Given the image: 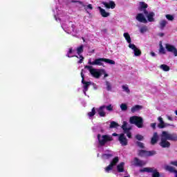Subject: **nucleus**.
Wrapping results in <instances>:
<instances>
[{
    "label": "nucleus",
    "instance_id": "obj_29",
    "mask_svg": "<svg viewBox=\"0 0 177 177\" xmlns=\"http://www.w3.org/2000/svg\"><path fill=\"white\" fill-rule=\"evenodd\" d=\"M139 110H142V106L136 105L131 108V113H136V111H139Z\"/></svg>",
    "mask_w": 177,
    "mask_h": 177
},
{
    "label": "nucleus",
    "instance_id": "obj_20",
    "mask_svg": "<svg viewBox=\"0 0 177 177\" xmlns=\"http://www.w3.org/2000/svg\"><path fill=\"white\" fill-rule=\"evenodd\" d=\"M158 121L159 122L158 127L160 129H162L163 128H167V127H171V124L164 122V120H162V118H161V117L158 118Z\"/></svg>",
    "mask_w": 177,
    "mask_h": 177
},
{
    "label": "nucleus",
    "instance_id": "obj_4",
    "mask_svg": "<svg viewBox=\"0 0 177 177\" xmlns=\"http://www.w3.org/2000/svg\"><path fill=\"white\" fill-rule=\"evenodd\" d=\"M85 68L88 70L89 73L93 77H94V78H100L101 75H104V78L109 77V74L106 73V71H104V69H96L93 68L91 66H85Z\"/></svg>",
    "mask_w": 177,
    "mask_h": 177
},
{
    "label": "nucleus",
    "instance_id": "obj_42",
    "mask_svg": "<svg viewBox=\"0 0 177 177\" xmlns=\"http://www.w3.org/2000/svg\"><path fill=\"white\" fill-rule=\"evenodd\" d=\"M136 143L138 147H140V149H143L145 147V144H143V142L138 141Z\"/></svg>",
    "mask_w": 177,
    "mask_h": 177
},
{
    "label": "nucleus",
    "instance_id": "obj_22",
    "mask_svg": "<svg viewBox=\"0 0 177 177\" xmlns=\"http://www.w3.org/2000/svg\"><path fill=\"white\" fill-rule=\"evenodd\" d=\"M111 157H114V152L111 151H106L105 153L102 156V160H109V158H111Z\"/></svg>",
    "mask_w": 177,
    "mask_h": 177
},
{
    "label": "nucleus",
    "instance_id": "obj_11",
    "mask_svg": "<svg viewBox=\"0 0 177 177\" xmlns=\"http://www.w3.org/2000/svg\"><path fill=\"white\" fill-rule=\"evenodd\" d=\"M155 154H156V151L140 150L138 153V156L140 157H150L151 156H155Z\"/></svg>",
    "mask_w": 177,
    "mask_h": 177
},
{
    "label": "nucleus",
    "instance_id": "obj_18",
    "mask_svg": "<svg viewBox=\"0 0 177 177\" xmlns=\"http://www.w3.org/2000/svg\"><path fill=\"white\" fill-rule=\"evenodd\" d=\"M131 163L136 167H143V165H146V162L140 160L138 158H135L133 160H132Z\"/></svg>",
    "mask_w": 177,
    "mask_h": 177
},
{
    "label": "nucleus",
    "instance_id": "obj_32",
    "mask_svg": "<svg viewBox=\"0 0 177 177\" xmlns=\"http://www.w3.org/2000/svg\"><path fill=\"white\" fill-rule=\"evenodd\" d=\"M160 70H162V71H169L170 68L167 64H162L160 66Z\"/></svg>",
    "mask_w": 177,
    "mask_h": 177
},
{
    "label": "nucleus",
    "instance_id": "obj_44",
    "mask_svg": "<svg viewBox=\"0 0 177 177\" xmlns=\"http://www.w3.org/2000/svg\"><path fill=\"white\" fill-rule=\"evenodd\" d=\"M166 117H167V120H169V121H174V118H172V117H171L168 115H166Z\"/></svg>",
    "mask_w": 177,
    "mask_h": 177
},
{
    "label": "nucleus",
    "instance_id": "obj_2",
    "mask_svg": "<svg viewBox=\"0 0 177 177\" xmlns=\"http://www.w3.org/2000/svg\"><path fill=\"white\" fill-rule=\"evenodd\" d=\"M160 142L159 143L160 147L163 149H168L171 147V142L168 140H171L172 142H177V134L174 133H171L169 131H162L160 136Z\"/></svg>",
    "mask_w": 177,
    "mask_h": 177
},
{
    "label": "nucleus",
    "instance_id": "obj_36",
    "mask_svg": "<svg viewBox=\"0 0 177 177\" xmlns=\"http://www.w3.org/2000/svg\"><path fill=\"white\" fill-rule=\"evenodd\" d=\"M104 62L105 63H108V64H115V62H114L113 59L104 58Z\"/></svg>",
    "mask_w": 177,
    "mask_h": 177
},
{
    "label": "nucleus",
    "instance_id": "obj_40",
    "mask_svg": "<svg viewBox=\"0 0 177 177\" xmlns=\"http://www.w3.org/2000/svg\"><path fill=\"white\" fill-rule=\"evenodd\" d=\"M117 127H118V124L117 122H111L110 128H117Z\"/></svg>",
    "mask_w": 177,
    "mask_h": 177
},
{
    "label": "nucleus",
    "instance_id": "obj_38",
    "mask_svg": "<svg viewBox=\"0 0 177 177\" xmlns=\"http://www.w3.org/2000/svg\"><path fill=\"white\" fill-rule=\"evenodd\" d=\"M120 109L122 111H127V110H128V106L127 104H122L120 105Z\"/></svg>",
    "mask_w": 177,
    "mask_h": 177
},
{
    "label": "nucleus",
    "instance_id": "obj_14",
    "mask_svg": "<svg viewBox=\"0 0 177 177\" xmlns=\"http://www.w3.org/2000/svg\"><path fill=\"white\" fill-rule=\"evenodd\" d=\"M144 15H145V17L147 19V21H149V23H153L154 21V16H156V14L151 11H145Z\"/></svg>",
    "mask_w": 177,
    "mask_h": 177
},
{
    "label": "nucleus",
    "instance_id": "obj_37",
    "mask_svg": "<svg viewBox=\"0 0 177 177\" xmlns=\"http://www.w3.org/2000/svg\"><path fill=\"white\" fill-rule=\"evenodd\" d=\"M147 31V26H144L140 28V32H141V34H145V32H146Z\"/></svg>",
    "mask_w": 177,
    "mask_h": 177
},
{
    "label": "nucleus",
    "instance_id": "obj_52",
    "mask_svg": "<svg viewBox=\"0 0 177 177\" xmlns=\"http://www.w3.org/2000/svg\"><path fill=\"white\" fill-rule=\"evenodd\" d=\"M175 114L177 115V111H175Z\"/></svg>",
    "mask_w": 177,
    "mask_h": 177
},
{
    "label": "nucleus",
    "instance_id": "obj_8",
    "mask_svg": "<svg viewBox=\"0 0 177 177\" xmlns=\"http://www.w3.org/2000/svg\"><path fill=\"white\" fill-rule=\"evenodd\" d=\"M119 161H120V158H118V156L113 158L111 160L110 164L106 167L104 168L105 172L109 174L110 173V171H113V169H114V167H115L117 164H118Z\"/></svg>",
    "mask_w": 177,
    "mask_h": 177
},
{
    "label": "nucleus",
    "instance_id": "obj_28",
    "mask_svg": "<svg viewBox=\"0 0 177 177\" xmlns=\"http://www.w3.org/2000/svg\"><path fill=\"white\" fill-rule=\"evenodd\" d=\"M165 169L166 171H169V172H172L174 174H175L177 171V170L175 169L174 167L169 165L165 166Z\"/></svg>",
    "mask_w": 177,
    "mask_h": 177
},
{
    "label": "nucleus",
    "instance_id": "obj_45",
    "mask_svg": "<svg viewBox=\"0 0 177 177\" xmlns=\"http://www.w3.org/2000/svg\"><path fill=\"white\" fill-rule=\"evenodd\" d=\"M157 125V123H152L151 124V128H153V129H156V126Z\"/></svg>",
    "mask_w": 177,
    "mask_h": 177
},
{
    "label": "nucleus",
    "instance_id": "obj_35",
    "mask_svg": "<svg viewBox=\"0 0 177 177\" xmlns=\"http://www.w3.org/2000/svg\"><path fill=\"white\" fill-rule=\"evenodd\" d=\"M166 19H167L169 20V21H174L175 17H174V15L167 14L165 15Z\"/></svg>",
    "mask_w": 177,
    "mask_h": 177
},
{
    "label": "nucleus",
    "instance_id": "obj_7",
    "mask_svg": "<svg viewBox=\"0 0 177 177\" xmlns=\"http://www.w3.org/2000/svg\"><path fill=\"white\" fill-rule=\"evenodd\" d=\"M130 124H134L138 128H143V119L139 116H132L130 118Z\"/></svg>",
    "mask_w": 177,
    "mask_h": 177
},
{
    "label": "nucleus",
    "instance_id": "obj_15",
    "mask_svg": "<svg viewBox=\"0 0 177 177\" xmlns=\"http://www.w3.org/2000/svg\"><path fill=\"white\" fill-rule=\"evenodd\" d=\"M165 48L167 49V52H171V53H174V56H177V49L175 46L170 44H166Z\"/></svg>",
    "mask_w": 177,
    "mask_h": 177
},
{
    "label": "nucleus",
    "instance_id": "obj_54",
    "mask_svg": "<svg viewBox=\"0 0 177 177\" xmlns=\"http://www.w3.org/2000/svg\"><path fill=\"white\" fill-rule=\"evenodd\" d=\"M72 2H75V1H72Z\"/></svg>",
    "mask_w": 177,
    "mask_h": 177
},
{
    "label": "nucleus",
    "instance_id": "obj_13",
    "mask_svg": "<svg viewBox=\"0 0 177 177\" xmlns=\"http://www.w3.org/2000/svg\"><path fill=\"white\" fill-rule=\"evenodd\" d=\"M129 48L130 49H132L133 53H134V56H140V55H142V51H140V50L139 48H138V47H136V46L133 44H129Z\"/></svg>",
    "mask_w": 177,
    "mask_h": 177
},
{
    "label": "nucleus",
    "instance_id": "obj_23",
    "mask_svg": "<svg viewBox=\"0 0 177 177\" xmlns=\"http://www.w3.org/2000/svg\"><path fill=\"white\" fill-rule=\"evenodd\" d=\"M102 5L106 8V9H114L115 8V3L113 1L109 2H102Z\"/></svg>",
    "mask_w": 177,
    "mask_h": 177
},
{
    "label": "nucleus",
    "instance_id": "obj_21",
    "mask_svg": "<svg viewBox=\"0 0 177 177\" xmlns=\"http://www.w3.org/2000/svg\"><path fill=\"white\" fill-rule=\"evenodd\" d=\"M100 117H104L106 115V109L104 105L100 106L95 109Z\"/></svg>",
    "mask_w": 177,
    "mask_h": 177
},
{
    "label": "nucleus",
    "instance_id": "obj_33",
    "mask_svg": "<svg viewBox=\"0 0 177 177\" xmlns=\"http://www.w3.org/2000/svg\"><path fill=\"white\" fill-rule=\"evenodd\" d=\"M122 89L123 92H126V93H131V90H129V87H128V85H122Z\"/></svg>",
    "mask_w": 177,
    "mask_h": 177
},
{
    "label": "nucleus",
    "instance_id": "obj_46",
    "mask_svg": "<svg viewBox=\"0 0 177 177\" xmlns=\"http://www.w3.org/2000/svg\"><path fill=\"white\" fill-rule=\"evenodd\" d=\"M86 8L88 9H90L91 10H92V9H93V7H92V4H88Z\"/></svg>",
    "mask_w": 177,
    "mask_h": 177
},
{
    "label": "nucleus",
    "instance_id": "obj_31",
    "mask_svg": "<svg viewBox=\"0 0 177 177\" xmlns=\"http://www.w3.org/2000/svg\"><path fill=\"white\" fill-rule=\"evenodd\" d=\"M159 48V53H162V55H165V49L164 48V46H162V41H160Z\"/></svg>",
    "mask_w": 177,
    "mask_h": 177
},
{
    "label": "nucleus",
    "instance_id": "obj_43",
    "mask_svg": "<svg viewBox=\"0 0 177 177\" xmlns=\"http://www.w3.org/2000/svg\"><path fill=\"white\" fill-rule=\"evenodd\" d=\"M136 138L137 139V140H143V136L138 134L136 136Z\"/></svg>",
    "mask_w": 177,
    "mask_h": 177
},
{
    "label": "nucleus",
    "instance_id": "obj_27",
    "mask_svg": "<svg viewBox=\"0 0 177 177\" xmlns=\"http://www.w3.org/2000/svg\"><path fill=\"white\" fill-rule=\"evenodd\" d=\"M124 167H125V162H122L117 165L118 172H124Z\"/></svg>",
    "mask_w": 177,
    "mask_h": 177
},
{
    "label": "nucleus",
    "instance_id": "obj_49",
    "mask_svg": "<svg viewBox=\"0 0 177 177\" xmlns=\"http://www.w3.org/2000/svg\"><path fill=\"white\" fill-rule=\"evenodd\" d=\"M159 37H164V33L160 32L158 34Z\"/></svg>",
    "mask_w": 177,
    "mask_h": 177
},
{
    "label": "nucleus",
    "instance_id": "obj_34",
    "mask_svg": "<svg viewBox=\"0 0 177 177\" xmlns=\"http://www.w3.org/2000/svg\"><path fill=\"white\" fill-rule=\"evenodd\" d=\"M95 114H96V109H95V108H93L91 111L88 113V115L89 118H91L92 117H93Z\"/></svg>",
    "mask_w": 177,
    "mask_h": 177
},
{
    "label": "nucleus",
    "instance_id": "obj_48",
    "mask_svg": "<svg viewBox=\"0 0 177 177\" xmlns=\"http://www.w3.org/2000/svg\"><path fill=\"white\" fill-rule=\"evenodd\" d=\"M151 55L153 57H154V56H156V53H153V52H151Z\"/></svg>",
    "mask_w": 177,
    "mask_h": 177
},
{
    "label": "nucleus",
    "instance_id": "obj_16",
    "mask_svg": "<svg viewBox=\"0 0 177 177\" xmlns=\"http://www.w3.org/2000/svg\"><path fill=\"white\" fill-rule=\"evenodd\" d=\"M118 140L121 146H127L128 145V139H127V137L124 133H120L119 135Z\"/></svg>",
    "mask_w": 177,
    "mask_h": 177
},
{
    "label": "nucleus",
    "instance_id": "obj_51",
    "mask_svg": "<svg viewBox=\"0 0 177 177\" xmlns=\"http://www.w3.org/2000/svg\"><path fill=\"white\" fill-rule=\"evenodd\" d=\"M94 88L97 89V87H96V85H94Z\"/></svg>",
    "mask_w": 177,
    "mask_h": 177
},
{
    "label": "nucleus",
    "instance_id": "obj_39",
    "mask_svg": "<svg viewBox=\"0 0 177 177\" xmlns=\"http://www.w3.org/2000/svg\"><path fill=\"white\" fill-rule=\"evenodd\" d=\"M104 106L105 107V110H107L108 111H113V106H111V104L108 106H105V105Z\"/></svg>",
    "mask_w": 177,
    "mask_h": 177
},
{
    "label": "nucleus",
    "instance_id": "obj_24",
    "mask_svg": "<svg viewBox=\"0 0 177 177\" xmlns=\"http://www.w3.org/2000/svg\"><path fill=\"white\" fill-rule=\"evenodd\" d=\"M100 11V14L101 15L102 17H109L110 16V12H107L106 10L102 8V7L98 6L97 8Z\"/></svg>",
    "mask_w": 177,
    "mask_h": 177
},
{
    "label": "nucleus",
    "instance_id": "obj_53",
    "mask_svg": "<svg viewBox=\"0 0 177 177\" xmlns=\"http://www.w3.org/2000/svg\"><path fill=\"white\" fill-rule=\"evenodd\" d=\"M96 128V127H93V131H95V129Z\"/></svg>",
    "mask_w": 177,
    "mask_h": 177
},
{
    "label": "nucleus",
    "instance_id": "obj_19",
    "mask_svg": "<svg viewBox=\"0 0 177 177\" xmlns=\"http://www.w3.org/2000/svg\"><path fill=\"white\" fill-rule=\"evenodd\" d=\"M136 19L138 21H140V23H144L145 24H147V19L143 13L137 14Z\"/></svg>",
    "mask_w": 177,
    "mask_h": 177
},
{
    "label": "nucleus",
    "instance_id": "obj_41",
    "mask_svg": "<svg viewBox=\"0 0 177 177\" xmlns=\"http://www.w3.org/2000/svg\"><path fill=\"white\" fill-rule=\"evenodd\" d=\"M107 91H111V84L109 82H106Z\"/></svg>",
    "mask_w": 177,
    "mask_h": 177
},
{
    "label": "nucleus",
    "instance_id": "obj_12",
    "mask_svg": "<svg viewBox=\"0 0 177 177\" xmlns=\"http://www.w3.org/2000/svg\"><path fill=\"white\" fill-rule=\"evenodd\" d=\"M104 62V58H98L92 62V59H88V64L91 66H103V62Z\"/></svg>",
    "mask_w": 177,
    "mask_h": 177
},
{
    "label": "nucleus",
    "instance_id": "obj_50",
    "mask_svg": "<svg viewBox=\"0 0 177 177\" xmlns=\"http://www.w3.org/2000/svg\"><path fill=\"white\" fill-rule=\"evenodd\" d=\"M174 176L177 177V171L174 174Z\"/></svg>",
    "mask_w": 177,
    "mask_h": 177
},
{
    "label": "nucleus",
    "instance_id": "obj_26",
    "mask_svg": "<svg viewBox=\"0 0 177 177\" xmlns=\"http://www.w3.org/2000/svg\"><path fill=\"white\" fill-rule=\"evenodd\" d=\"M158 142V134L157 133H153V136L151 139V145H156Z\"/></svg>",
    "mask_w": 177,
    "mask_h": 177
},
{
    "label": "nucleus",
    "instance_id": "obj_30",
    "mask_svg": "<svg viewBox=\"0 0 177 177\" xmlns=\"http://www.w3.org/2000/svg\"><path fill=\"white\" fill-rule=\"evenodd\" d=\"M123 37L125 38V39H126V41H127V42L128 43V44H131V36L129 35V33H128V32H124V34H123Z\"/></svg>",
    "mask_w": 177,
    "mask_h": 177
},
{
    "label": "nucleus",
    "instance_id": "obj_1",
    "mask_svg": "<svg viewBox=\"0 0 177 177\" xmlns=\"http://www.w3.org/2000/svg\"><path fill=\"white\" fill-rule=\"evenodd\" d=\"M53 12H54V17L56 21H62V28H63L64 31L67 34H71L73 37H77V34H80V30L75 27V23L67 19L66 20L64 18L58 17L57 16L60 15L62 11L56 8L55 10H53Z\"/></svg>",
    "mask_w": 177,
    "mask_h": 177
},
{
    "label": "nucleus",
    "instance_id": "obj_17",
    "mask_svg": "<svg viewBox=\"0 0 177 177\" xmlns=\"http://www.w3.org/2000/svg\"><path fill=\"white\" fill-rule=\"evenodd\" d=\"M149 7V6L147 5V3L143 2V1H140L138 3V10L140 11V12H144L145 13V11H147V8Z\"/></svg>",
    "mask_w": 177,
    "mask_h": 177
},
{
    "label": "nucleus",
    "instance_id": "obj_25",
    "mask_svg": "<svg viewBox=\"0 0 177 177\" xmlns=\"http://www.w3.org/2000/svg\"><path fill=\"white\" fill-rule=\"evenodd\" d=\"M168 24V21L165 19H162L159 21V28L160 30H164L165 28V26Z\"/></svg>",
    "mask_w": 177,
    "mask_h": 177
},
{
    "label": "nucleus",
    "instance_id": "obj_5",
    "mask_svg": "<svg viewBox=\"0 0 177 177\" xmlns=\"http://www.w3.org/2000/svg\"><path fill=\"white\" fill-rule=\"evenodd\" d=\"M97 140L100 146H104L107 142H111L113 140V136L110 135L100 136V134H98Z\"/></svg>",
    "mask_w": 177,
    "mask_h": 177
},
{
    "label": "nucleus",
    "instance_id": "obj_9",
    "mask_svg": "<svg viewBox=\"0 0 177 177\" xmlns=\"http://www.w3.org/2000/svg\"><path fill=\"white\" fill-rule=\"evenodd\" d=\"M140 172L151 173L153 177H160V173L154 167H144L140 169Z\"/></svg>",
    "mask_w": 177,
    "mask_h": 177
},
{
    "label": "nucleus",
    "instance_id": "obj_47",
    "mask_svg": "<svg viewBox=\"0 0 177 177\" xmlns=\"http://www.w3.org/2000/svg\"><path fill=\"white\" fill-rule=\"evenodd\" d=\"M112 136H118V138L120 137V134H118L117 133H113L112 134Z\"/></svg>",
    "mask_w": 177,
    "mask_h": 177
},
{
    "label": "nucleus",
    "instance_id": "obj_6",
    "mask_svg": "<svg viewBox=\"0 0 177 177\" xmlns=\"http://www.w3.org/2000/svg\"><path fill=\"white\" fill-rule=\"evenodd\" d=\"M84 73H85V71L82 69L81 71V77L82 78V84H83V93L86 96V92H88V89H89V86L92 85V82H85V75H84Z\"/></svg>",
    "mask_w": 177,
    "mask_h": 177
},
{
    "label": "nucleus",
    "instance_id": "obj_3",
    "mask_svg": "<svg viewBox=\"0 0 177 177\" xmlns=\"http://www.w3.org/2000/svg\"><path fill=\"white\" fill-rule=\"evenodd\" d=\"M82 52H84V46L83 45H81L79 47H77L76 48V50H73V48H69L67 54H66V56L67 57H78L77 56H76L75 55H79L80 57V60L78 62V63L81 64L82 63V60H84V57H82V55H81V53H82Z\"/></svg>",
    "mask_w": 177,
    "mask_h": 177
},
{
    "label": "nucleus",
    "instance_id": "obj_10",
    "mask_svg": "<svg viewBox=\"0 0 177 177\" xmlns=\"http://www.w3.org/2000/svg\"><path fill=\"white\" fill-rule=\"evenodd\" d=\"M122 129H123L124 133H127V136L131 139L132 138V135L129 131L132 129V126H131V124H129L127 122L124 121L122 125Z\"/></svg>",
    "mask_w": 177,
    "mask_h": 177
}]
</instances>
